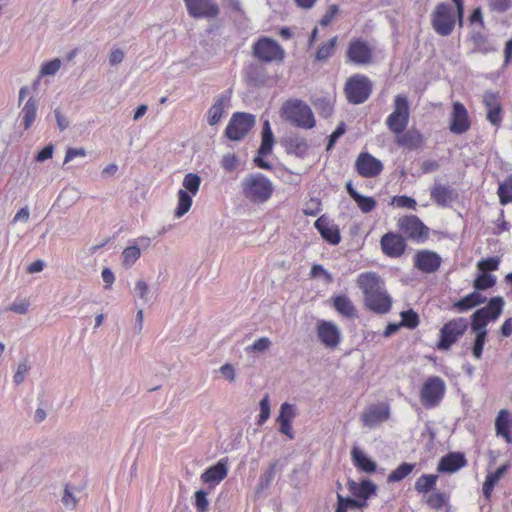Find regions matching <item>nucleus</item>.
I'll return each instance as SVG.
<instances>
[{"label": "nucleus", "instance_id": "nucleus-1", "mask_svg": "<svg viewBox=\"0 0 512 512\" xmlns=\"http://www.w3.org/2000/svg\"><path fill=\"white\" fill-rule=\"evenodd\" d=\"M242 194L252 203H264L272 195V182L261 173L247 175L241 182Z\"/></svg>", "mask_w": 512, "mask_h": 512}, {"label": "nucleus", "instance_id": "nucleus-2", "mask_svg": "<svg viewBox=\"0 0 512 512\" xmlns=\"http://www.w3.org/2000/svg\"><path fill=\"white\" fill-rule=\"evenodd\" d=\"M282 109L285 119L294 126L304 129H311L315 126L313 112L303 101H288Z\"/></svg>", "mask_w": 512, "mask_h": 512}, {"label": "nucleus", "instance_id": "nucleus-3", "mask_svg": "<svg viewBox=\"0 0 512 512\" xmlns=\"http://www.w3.org/2000/svg\"><path fill=\"white\" fill-rule=\"evenodd\" d=\"M457 14L448 3H439L431 14V25L440 36H449L455 27Z\"/></svg>", "mask_w": 512, "mask_h": 512}, {"label": "nucleus", "instance_id": "nucleus-4", "mask_svg": "<svg viewBox=\"0 0 512 512\" xmlns=\"http://www.w3.org/2000/svg\"><path fill=\"white\" fill-rule=\"evenodd\" d=\"M201 178L195 173H188L183 179L184 189L178 192V205L175 210V217L180 218L191 208L192 196H195L200 188Z\"/></svg>", "mask_w": 512, "mask_h": 512}, {"label": "nucleus", "instance_id": "nucleus-5", "mask_svg": "<svg viewBox=\"0 0 512 512\" xmlns=\"http://www.w3.org/2000/svg\"><path fill=\"white\" fill-rule=\"evenodd\" d=\"M347 100L352 104L364 103L372 92V83L364 75H354L350 77L344 88Z\"/></svg>", "mask_w": 512, "mask_h": 512}, {"label": "nucleus", "instance_id": "nucleus-6", "mask_svg": "<svg viewBox=\"0 0 512 512\" xmlns=\"http://www.w3.org/2000/svg\"><path fill=\"white\" fill-rule=\"evenodd\" d=\"M468 320L464 317L454 318L445 323L440 330V339L437 343L439 350H449L468 328Z\"/></svg>", "mask_w": 512, "mask_h": 512}, {"label": "nucleus", "instance_id": "nucleus-7", "mask_svg": "<svg viewBox=\"0 0 512 512\" xmlns=\"http://www.w3.org/2000/svg\"><path fill=\"white\" fill-rule=\"evenodd\" d=\"M409 122V103L404 95H397L394 99V111L386 120L387 127L395 134H402Z\"/></svg>", "mask_w": 512, "mask_h": 512}, {"label": "nucleus", "instance_id": "nucleus-8", "mask_svg": "<svg viewBox=\"0 0 512 512\" xmlns=\"http://www.w3.org/2000/svg\"><path fill=\"white\" fill-rule=\"evenodd\" d=\"M252 54L260 61L267 63L274 61L282 62L285 57V51L279 43L268 37L258 39L253 45Z\"/></svg>", "mask_w": 512, "mask_h": 512}, {"label": "nucleus", "instance_id": "nucleus-9", "mask_svg": "<svg viewBox=\"0 0 512 512\" xmlns=\"http://www.w3.org/2000/svg\"><path fill=\"white\" fill-rule=\"evenodd\" d=\"M255 125V116L250 113L236 112L232 115L225 135L233 141L241 140Z\"/></svg>", "mask_w": 512, "mask_h": 512}, {"label": "nucleus", "instance_id": "nucleus-10", "mask_svg": "<svg viewBox=\"0 0 512 512\" xmlns=\"http://www.w3.org/2000/svg\"><path fill=\"white\" fill-rule=\"evenodd\" d=\"M398 227L408 239L417 243L424 242L429 236V228L416 215L401 217Z\"/></svg>", "mask_w": 512, "mask_h": 512}, {"label": "nucleus", "instance_id": "nucleus-11", "mask_svg": "<svg viewBox=\"0 0 512 512\" xmlns=\"http://www.w3.org/2000/svg\"><path fill=\"white\" fill-rule=\"evenodd\" d=\"M445 393V383L438 376L429 377L421 389V401L427 408L437 406Z\"/></svg>", "mask_w": 512, "mask_h": 512}, {"label": "nucleus", "instance_id": "nucleus-12", "mask_svg": "<svg viewBox=\"0 0 512 512\" xmlns=\"http://www.w3.org/2000/svg\"><path fill=\"white\" fill-rule=\"evenodd\" d=\"M347 62L365 66L372 63L373 48L364 40L358 38L350 41L346 51Z\"/></svg>", "mask_w": 512, "mask_h": 512}, {"label": "nucleus", "instance_id": "nucleus-13", "mask_svg": "<svg viewBox=\"0 0 512 512\" xmlns=\"http://www.w3.org/2000/svg\"><path fill=\"white\" fill-rule=\"evenodd\" d=\"M244 78L249 86L264 87L270 86L275 81L269 75L267 68L260 63H251L244 70Z\"/></svg>", "mask_w": 512, "mask_h": 512}, {"label": "nucleus", "instance_id": "nucleus-14", "mask_svg": "<svg viewBox=\"0 0 512 512\" xmlns=\"http://www.w3.org/2000/svg\"><path fill=\"white\" fill-rule=\"evenodd\" d=\"M357 284L364 294V301L385 290V283L375 272L361 273L357 278Z\"/></svg>", "mask_w": 512, "mask_h": 512}, {"label": "nucleus", "instance_id": "nucleus-15", "mask_svg": "<svg viewBox=\"0 0 512 512\" xmlns=\"http://www.w3.org/2000/svg\"><path fill=\"white\" fill-rule=\"evenodd\" d=\"M357 284L364 294V301L385 290V283L375 272L361 273L357 278Z\"/></svg>", "mask_w": 512, "mask_h": 512}, {"label": "nucleus", "instance_id": "nucleus-16", "mask_svg": "<svg viewBox=\"0 0 512 512\" xmlns=\"http://www.w3.org/2000/svg\"><path fill=\"white\" fill-rule=\"evenodd\" d=\"M188 13L193 18H215L219 7L214 0H184Z\"/></svg>", "mask_w": 512, "mask_h": 512}, {"label": "nucleus", "instance_id": "nucleus-17", "mask_svg": "<svg viewBox=\"0 0 512 512\" xmlns=\"http://www.w3.org/2000/svg\"><path fill=\"white\" fill-rule=\"evenodd\" d=\"M355 167L358 174L366 178L375 177L383 170L381 161L367 152L358 156Z\"/></svg>", "mask_w": 512, "mask_h": 512}, {"label": "nucleus", "instance_id": "nucleus-18", "mask_svg": "<svg viewBox=\"0 0 512 512\" xmlns=\"http://www.w3.org/2000/svg\"><path fill=\"white\" fill-rule=\"evenodd\" d=\"M381 248L389 257H400L406 249V241L400 234L388 232L381 237Z\"/></svg>", "mask_w": 512, "mask_h": 512}, {"label": "nucleus", "instance_id": "nucleus-19", "mask_svg": "<svg viewBox=\"0 0 512 512\" xmlns=\"http://www.w3.org/2000/svg\"><path fill=\"white\" fill-rule=\"evenodd\" d=\"M471 122L465 106L456 101L453 103V111L451 114L450 131L454 134L461 135L469 130Z\"/></svg>", "mask_w": 512, "mask_h": 512}, {"label": "nucleus", "instance_id": "nucleus-20", "mask_svg": "<svg viewBox=\"0 0 512 512\" xmlns=\"http://www.w3.org/2000/svg\"><path fill=\"white\" fill-rule=\"evenodd\" d=\"M441 262V257L436 252L430 250L418 251L414 257V266L423 273L436 272Z\"/></svg>", "mask_w": 512, "mask_h": 512}, {"label": "nucleus", "instance_id": "nucleus-21", "mask_svg": "<svg viewBox=\"0 0 512 512\" xmlns=\"http://www.w3.org/2000/svg\"><path fill=\"white\" fill-rule=\"evenodd\" d=\"M430 196L438 206L446 207L449 206L458 195L451 186L435 181L430 189Z\"/></svg>", "mask_w": 512, "mask_h": 512}, {"label": "nucleus", "instance_id": "nucleus-22", "mask_svg": "<svg viewBox=\"0 0 512 512\" xmlns=\"http://www.w3.org/2000/svg\"><path fill=\"white\" fill-rule=\"evenodd\" d=\"M390 410L386 404L371 405L362 414V422L364 426L372 428L389 418Z\"/></svg>", "mask_w": 512, "mask_h": 512}, {"label": "nucleus", "instance_id": "nucleus-23", "mask_svg": "<svg viewBox=\"0 0 512 512\" xmlns=\"http://www.w3.org/2000/svg\"><path fill=\"white\" fill-rule=\"evenodd\" d=\"M317 335L320 341L329 348L336 347L340 342V331L332 322H320L317 329Z\"/></svg>", "mask_w": 512, "mask_h": 512}, {"label": "nucleus", "instance_id": "nucleus-24", "mask_svg": "<svg viewBox=\"0 0 512 512\" xmlns=\"http://www.w3.org/2000/svg\"><path fill=\"white\" fill-rule=\"evenodd\" d=\"M288 154L303 158L308 150L307 140L298 133H289L281 141Z\"/></svg>", "mask_w": 512, "mask_h": 512}, {"label": "nucleus", "instance_id": "nucleus-25", "mask_svg": "<svg viewBox=\"0 0 512 512\" xmlns=\"http://www.w3.org/2000/svg\"><path fill=\"white\" fill-rule=\"evenodd\" d=\"M467 460L461 452H449L443 456L437 466L438 472L455 473L466 466Z\"/></svg>", "mask_w": 512, "mask_h": 512}, {"label": "nucleus", "instance_id": "nucleus-26", "mask_svg": "<svg viewBox=\"0 0 512 512\" xmlns=\"http://www.w3.org/2000/svg\"><path fill=\"white\" fill-rule=\"evenodd\" d=\"M227 464V459L219 460L215 465L209 467L202 473L201 480L210 486L219 484L228 474Z\"/></svg>", "mask_w": 512, "mask_h": 512}, {"label": "nucleus", "instance_id": "nucleus-27", "mask_svg": "<svg viewBox=\"0 0 512 512\" xmlns=\"http://www.w3.org/2000/svg\"><path fill=\"white\" fill-rule=\"evenodd\" d=\"M315 227L319 231L322 238L331 245L340 243L341 236L337 225L331 224L325 217H319L315 221Z\"/></svg>", "mask_w": 512, "mask_h": 512}, {"label": "nucleus", "instance_id": "nucleus-28", "mask_svg": "<svg viewBox=\"0 0 512 512\" xmlns=\"http://www.w3.org/2000/svg\"><path fill=\"white\" fill-rule=\"evenodd\" d=\"M365 306L377 314H386L390 311L392 306V298L387 293L386 289L375 294L371 300L364 301Z\"/></svg>", "mask_w": 512, "mask_h": 512}, {"label": "nucleus", "instance_id": "nucleus-29", "mask_svg": "<svg viewBox=\"0 0 512 512\" xmlns=\"http://www.w3.org/2000/svg\"><path fill=\"white\" fill-rule=\"evenodd\" d=\"M348 490L356 497L365 501L376 493L377 486L369 479H364L360 483L349 480L347 482Z\"/></svg>", "mask_w": 512, "mask_h": 512}, {"label": "nucleus", "instance_id": "nucleus-30", "mask_svg": "<svg viewBox=\"0 0 512 512\" xmlns=\"http://www.w3.org/2000/svg\"><path fill=\"white\" fill-rule=\"evenodd\" d=\"M295 416V411L293 405L285 402L281 405L280 413L277 417V422L279 423V431L282 434H285L290 439L294 438L292 434V426L291 419Z\"/></svg>", "mask_w": 512, "mask_h": 512}, {"label": "nucleus", "instance_id": "nucleus-31", "mask_svg": "<svg viewBox=\"0 0 512 512\" xmlns=\"http://www.w3.org/2000/svg\"><path fill=\"white\" fill-rule=\"evenodd\" d=\"M511 423V414L507 410H501L495 420L496 433L508 443H512V435L509 432Z\"/></svg>", "mask_w": 512, "mask_h": 512}, {"label": "nucleus", "instance_id": "nucleus-32", "mask_svg": "<svg viewBox=\"0 0 512 512\" xmlns=\"http://www.w3.org/2000/svg\"><path fill=\"white\" fill-rule=\"evenodd\" d=\"M229 99V96L221 95L215 100L214 104L207 112V122L210 126H214L219 123Z\"/></svg>", "mask_w": 512, "mask_h": 512}, {"label": "nucleus", "instance_id": "nucleus-33", "mask_svg": "<svg viewBox=\"0 0 512 512\" xmlns=\"http://www.w3.org/2000/svg\"><path fill=\"white\" fill-rule=\"evenodd\" d=\"M354 465L362 472L373 473L376 471V463L367 457L358 447H354L351 451Z\"/></svg>", "mask_w": 512, "mask_h": 512}, {"label": "nucleus", "instance_id": "nucleus-34", "mask_svg": "<svg viewBox=\"0 0 512 512\" xmlns=\"http://www.w3.org/2000/svg\"><path fill=\"white\" fill-rule=\"evenodd\" d=\"M333 306L338 313L347 318L356 316V308L350 298L346 295H337L333 297Z\"/></svg>", "mask_w": 512, "mask_h": 512}, {"label": "nucleus", "instance_id": "nucleus-35", "mask_svg": "<svg viewBox=\"0 0 512 512\" xmlns=\"http://www.w3.org/2000/svg\"><path fill=\"white\" fill-rule=\"evenodd\" d=\"M471 328L472 331L476 335H487V323L491 319L489 313H487V309H478L476 310L472 316Z\"/></svg>", "mask_w": 512, "mask_h": 512}, {"label": "nucleus", "instance_id": "nucleus-36", "mask_svg": "<svg viewBox=\"0 0 512 512\" xmlns=\"http://www.w3.org/2000/svg\"><path fill=\"white\" fill-rule=\"evenodd\" d=\"M37 115V102L35 99L30 98L25 103L24 107L20 112V118L22 119L24 129H29L34 123Z\"/></svg>", "mask_w": 512, "mask_h": 512}, {"label": "nucleus", "instance_id": "nucleus-37", "mask_svg": "<svg viewBox=\"0 0 512 512\" xmlns=\"http://www.w3.org/2000/svg\"><path fill=\"white\" fill-rule=\"evenodd\" d=\"M507 467L508 466L506 464H504V465L500 466L499 468H497V470L495 472L489 473L486 476L485 482L483 484V494L487 499L490 498L494 486L503 477V475L505 474V472L507 470Z\"/></svg>", "mask_w": 512, "mask_h": 512}, {"label": "nucleus", "instance_id": "nucleus-38", "mask_svg": "<svg viewBox=\"0 0 512 512\" xmlns=\"http://www.w3.org/2000/svg\"><path fill=\"white\" fill-rule=\"evenodd\" d=\"M423 143V137L418 131H407L397 138V144L408 147L409 149H417Z\"/></svg>", "mask_w": 512, "mask_h": 512}, {"label": "nucleus", "instance_id": "nucleus-39", "mask_svg": "<svg viewBox=\"0 0 512 512\" xmlns=\"http://www.w3.org/2000/svg\"><path fill=\"white\" fill-rule=\"evenodd\" d=\"M487 298L480 294L477 290L473 291L472 293L468 294L464 298L460 299L455 306L460 311H466L468 309H471L479 304L485 303Z\"/></svg>", "mask_w": 512, "mask_h": 512}, {"label": "nucleus", "instance_id": "nucleus-40", "mask_svg": "<svg viewBox=\"0 0 512 512\" xmlns=\"http://www.w3.org/2000/svg\"><path fill=\"white\" fill-rule=\"evenodd\" d=\"M274 144V135L270 127V123L266 120L263 124L262 142L258 149L259 155H268L272 152Z\"/></svg>", "mask_w": 512, "mask_h": 512}, {"label": "nucleus", "instance_id": "nucleus-41", "mask_svg": "<svg viewBox=\"0 0 512 512\" xmlns=\"http://www.w3.org/2000/svg\"><path fill=\"white\" fill-rule=\"evenodd\" d=\"M415 466V464L403 462L388 475L387 482L395 483L402 481L414 470Z\"/></svg>", "mask_w": 512, "mask_h": 512}, {"label": "nucleus", "instance_id": "nucleus-42", "mask_svg": "<svg viewBox=\"0 0 512 512\" xmlns=\"http://www.w3.org/2000/svg\"><path fill=\"white\" fill-rule=\"evenodd\" d=\"M437 479L438 475L436 474H423L415 482L414 488L418 493H427L434 488Z\"/></svg>", "mask_w": 512, "mask_h": 512}, {"label": "nucleus", "instance_id": "nucleus-43", "mask_svg": "<svg viewBox=\"0 0 512 512\" xmlns=\"http://www.w3.org/2000/svg\"><path fill=\"white\" fill-rule=\"evenodd\" d=\"M497 194L502 205L512 202V176L499 184Z\"/></svg>", "mask_w": 512, "mask_h": 512}, {"label": "nucleus", "instance_id": "nucleus-44", "mask_svg": "<svg viewBox=\"0 0 512 512\" xmlns=\"http://www.w3.org/2000/svg\"><path fill=\"white\" fill-rule=\"evenodd\" d=\"M496 284V277L494 275H491L489 273H483L481 272L480 275L477 276V278L473 282V287L475 290L484 291L491 287H493Z\"/></svg>", "mask_w": 512, "mask_h": 512}, {"label": "nucleus", "instance_id": "nucleus-45", "mask_svg": "<svg viewBox=\"0 0 512 512\" xmlns=\"http://www.w3.org/2000/svg\"><path fill=\"white\" fill-rule=\"evenodd\" d=\"M504 306V300L502 297L497 296L490 299L488 305L483 307L482 309H487V313H489L491 320L497 319L502 313Z\"/></svg>", "mask_w": 512, "mask_h": 512}, {"label": "nucleus", "instance_id": "nucleus-46", "mask_svg": "<svg viewBox=\"0 0 512 512\" xmlns=\"http://www.w3.org/2000/svg\"><path fill=\"white\" fill-rule=\"evenodd\" d=\"M447 502V495L440 491L433 492L426 499L427 505L434 510H440Z\"/></svg>", "mask_w": 512, "mask_h": 512}, {"label": "nucleus", "instance_id": "nucleus-47", "mask_svg": "<svg viewBox=\"0 0 512 512\" xmlns=\"http://www.w3.org/2000/svg\"><path fill=\"white\" fill-rule=\"evenodd\" d=\"M337 43V36L331 38L326 43L322 44L317 52H316V59L317 60H326L328 59L334 52L335 47Z\"/></svg>", "mask_w": 512, "mask_h": 512}, {"label": "nucleus", "instance_id": "nucleus-48", "mask_svg": "<svg viewBox=\"0 0 512 512\" xmlns=\"http://www.w3.org/2000/svg\"><path fill=\"white\" fill-rule=\"evenodd\" d=\"M141 252L137 246L126 247L122 253L123 265L131 267L140 257Z\"/></svg>", "mask_w": 512, "mask_h": 512}, {"label": "nucleus", "instance_id": "nucleus-49", "mask_svg": "<svg viewBox=\"0 0 512 512\" xmlns=\"http://www.w3.org/2000/svg\"><path fill=\"white\" fill-rule=\"evenodd\" d=\"M314 107L319 114L325 118L329 117L333 113V105L331 101L325 97L317 98L314 101Z\"/></svg>", "mask_w": 512, "mask_h": 512}, {"label": "nucleus", "instance_id": "nucleus-50", "mask_svg": "<svg viewBox=\"0 0 512 512\" xmlns=\"http://www.w3.org/2000/svg\"><path fill=\"white\" fill-rule=\"evenodd\" d=\"M353 200L357 203L363 213L371 212L377 205V202L373 197L364 196L360 193L356 195V198Z\"/></svg>", "mask_w": 512, "mask_h": 512}, {"label": "nucleus", "instance_id": "nucleus-51", "mask_svg": "<svg viewBox=\"0 0 512 512\" xmlns=\"http://www.w3.org/2000/svg\"><path fill=\"white\" fill-rule=\"evenodd\" d=\"M401 318H402V320L400 323L402 324V326H405L409 329H414L419 324V316L412 309L403 311L401 313Z\"/></svg>", "mask_w": 512, "mask_h": 512}, {"label": "nucleus", "instance_id": "nucleus-52", "mask_svg": "<svg viewBox=\"0 0 512 512\" xmlns=\"http://www.w3.org/2000/svg\"><path fill=\"white\" fill-rule=\"evenodd\" d=\"M500 258L499 257H489L486 259H482L477 263V268L479 271L483 273H488V271H496L499 268Z\"/></svg>", "mask_w": 512, "mask_h": 512}, {"label": "nucleus", "instance_id": "nucleus-53", "mask_svg": "<svg viewBox=\"0 0 512 512\" xmlns=\"http://www.w3.org/2000/svg\"><path fill=\"white\" fill-rule=\"evenodd\" d=\"M272 345L271 340L268 337H262L255 341L252 345L246 348L247 352L263 353L267 351Z\"/></svg>", "mask_w": 512, "mask_h": 512}, {"label": "nucleus", "instance_id": "nucleus-54", "mask_svg": "<svg viewBox=\"0 0 512 512\" xmlns=\"http://www.w3.org/2000/svg\"><path fill=\"white\" fill-rule=\"evenodd\" d=\"M337 500L344 502L348 508L361 509L367 506V502L364 499H355L351 497H344L341 494H337Z\"/></svg>", "mask_w": 512, "mask_h": 512}, {"label": "nucleus", "instance_id": "nucleus-55", "mask_svg": "<svg viewBox=\"0 0 512 512\" xmlns=\"http://www.w3.org/2000/svg\"><path fill=\"white\" fill-rule=\"evenodd\" d=\"M276 462L272 463L269 469L260 477L259 488L266 489L275 477Z\"/></svg>", "mask_w": 512, "mask_h": 512}, {"label": "nucleus", "instance_id": "nucleus-56", "mask_svg": "<svg viewBox=\"0 0 512 512\" xmlns=\"http://www.w3.org/2000/svg\"><path fill=\"white\" fill-rule=\"evenodd\" d=\"M490 10L504 13L512 7V0H488Z\"/></svg>", "mask_w": 512, "mask_h": 512}, {"label": "nucleus", "instance_id": "nucleus-57", "mask_svg": "<svg viewBox=\"0 0 512 512\" xmlns=\"http://www.w3.org/2000/svg\"><path fill=\"white\" fill-rule=\"evenodd\" d=\"M61 67V61L58 58L45 62L41 67V75H54Z\"/></svg>", "mask_w": 512, "mask_h": 512}, {"label": "nucleus", "instance_id": "nucleus-58", "mask_svg": "<svg viewBox=\"0 0 512 512\" xmlns=\"http://www.w3.org/2000/svg\"><path fill=\"white\" fill-rule=\"evenodd\" d=\"M195 505L198 512H206L209 506L207 493L204 490H198L195 493Z\"/></svg>", "mask_w": 512, "mask_h": 512}, {"label": "nucleus", "instance_id": "nucleus-59", "mask_svg": "<svg viewBox=\"0 0 512 512\" xmlns=\"http://www.w3.org/2000/svg\"><path fill=\"white\" fill-rule=\"evenodd\" d=\"M487 335H476L474 344L472 347V354L476 359H480L482 357L483 347L486 342Z\"/></svg>", "mask_w": 512, "mask_h": 512}, {"label": "nucleus", "instance_id": "nucleus-60", "mask_svg": "<svg viewBox=\"0 0 512 512\" xmlns=\"http://www.w3.org/2000/svg\"><path fill=\"white\" fill-rule=\"evenodd\" d=\"M394 203L401 208L416 209V201L412 197L402 195L394 197Z\"/></svg>", "mask_w": 512, "mask_h": 512}, {"label": "nucleus", "instance_id": "nucleus-61", "mask_svg": "<svg viewBox=\"0 0 512 512\" xmlns=\"http://www.w3.org/2000/svg\"><path fill=\"white\" fill-rule=\"evenodd\" d=\"M338 12H339L338 5H336V4L331 5L328 8V10L325 12L323 17L321 18L320 25L323 27L328 26L332 22V20L334 19V17L336 16V14Z\"/></svg>", "mask_w": 512, "mask_h": 512}, {"label": "nucleus", "instance_id": "nucleus-62", "mask_svg": "<svg viewBox=\"0 0 512 512\" xmlns=\"http://www.w3.org/2000/svg\"><path fill=\"white\" fill-rule=\"evenodd\" d=\"M270 416V404L268 400V396H265L260 401V414H259V424H263Z\"/></svg>", "mask_w": 512, "mask_h": 512}, {"label": "nucleus", "instance_id": "nucleus-63", "mask_svg": "<svg viewBox=\"0 0 512 512\" xmlns=\"http://www.w3.org/2000/svg\"><path fill=\"white\" fill-rule=\"evenodd\" d=\"M237 164L238 159L234 154L229 153L222 157L221 165L228 172L233 171L236 168Z\"/></svg>", "mask_w": 512, "mask_h": 512}, {"label": "nucleus", "instance_id": "nucleus-64", "mask_svg": "<svg viewBox=\"0 0 512 512\" xmlns=\"http://www.w3.org/2000/svg\"><path fill=\"white\" fill-rule=\"evenodd\" d=\"M29 305H30L29 301L26 299H23V300L15 301L14 303H12L7 308V310L15 312L17 314H25L28 311Z\"/></svg>", "mask_w": 512, "mask_h": 512}]
</instances>
